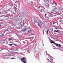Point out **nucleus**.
<instances>
[{"instance_id":"f257e3e1","label":"nucleus","mask_w":63,"mask_h":63,"mask_svg":"<svg viewBox=\"0 0 63 63\" xmlns=\"http://www.w3.org/2000/svg\"><path fill=\"white\" fill-rule=\"evenodd\" d=\"M26 58L25 57H23L21 59V61L24 63H26Z\"/></svg>"},{"instance_id":"f03ea898","label":"nucleus","mask_w":63,"mask_h":63,"mask_svg":"<svg viewBox=\"0 0 63 63\" xmlns=\"http://www.w3.org/2000/svg\"><path fill=\"white\" fill-rule=\"evenodd\" d=\"M50 42V43H51V44H56V43L54 42V41H53L52 40H51V39L49 40Z\"/></svg>"},{"instance_id":"7ed1b4c3","label":"nucleus","mask_w":63,"mask_h":63,"mask_svg":"<svg viewBox=\"0 0 63 63\" xmlns=\"http://www.w3.org/2000/svg\"><path fill=\"white\" fill-rule=\"evenodd\" d=\"M24 31H26V29H23L21 31H20V32H23Z\"/></svg>"},{"instance_id":"20e7f679","label":"nucleus","mask_w":63,"mask_h":63,"mask_svg":"<svg viewBox=\"0 0 63 63\" xmlns=\"http://www.w3.org/2000/svg\"><path fill=\"white\" fill-rule=\"evenodd\" d=\"M34 22L35 25H36V24H35V23H37V20H35Z\"/></svg>"},{"instance_id":"39448f33","label":"nucleus","mask_w":63,"mask_h":63,"mask_svg":"<svg viewBox=\"0 0 63 63\" xmlns=\"http://www.w3.org/2000/svg\"><path fill=\"white\" fill-rule=\"evenodd\" d=\"M18 48L15 49H14V50H15L14 51H17H17H19V50H18Z\"/></svg>"},{"instance_id":"423d86ee","label":"nucleus","mask_w":63,"mask_h":63,"mask_svg":"<svg viewBox=\"0 0 63 63\" xmlns=\"http://www.w3.org/2000/svg\"><path fill=\"white\" fill-rule=\"evenodd\" d=\"M39 26V27H41V25H40V23L39 22L38 23V24H37Z\"/></svg>"},{"instance_id":"0eeeda50","label":"nucleus","mask_w":63,"mask_h":63,"mask_svg":"<svg viewBox=\"0 0 63 63\" xmlns=\"http://www.w3.org/2000/svg\"><path fill=\"white\" fill-rule=\"evenodd\" d=\"M57 23V22H53V24H55V23Z\"/></svg>"},{"instance_id":"6e6552de","label":"nucleus","mask_w":63,"mask_h":63,"mask_svg":"<svg viewBox=\"0 0 63 63\" xmlns=\"http://www.w3.org/2000/svg\"><path fill=\"white\" fill-rule=\"evenodd\" d=\"M13 40V39L11 38H9L8 39V41H11V40Z\"/></svg>"},{"instance_id":"1a4fd4ad","label":"nucleus","mask_w":63,"mask_h":63,"mask_svg":"<svg viewBox=\"0 0 63 63\" xmlns=\"http://www.w3.org/2000/svg\"><path fill=\"white\" fill-rule=\"evenodd\" d=\"M5 43V42H4V41H2V42H1V43L2 44H4Z\"/></svg>"},{"instance_id":"9d476101","label":"nucleus","mask_w":63,"mask_h":63,"mask_svg":"<svg viewBox=\"0 0 63 63\" xmlns=\"http://www.w3.org/2000/svg\"><path fill=\"white\" fill-rule=\"evenodd\" d=\"M27 3L28 4H30V1H28L27 2Z\"/></svg>"},{"instance_id":"9b49d317","label":"nucleus","mask_w":63,"mask_h":63,"mask_svg":"<svg viewBox=\"0 0 63 63\" xmlns=\"http://www.w3.org/2000/svg\"><path fill=\"white\" fill-rule=\"evenodd\" d=\"M31 30H29L28 32V33H30L31 32Z\"/></svg>"},{"instance_id":"f8f14e48","label":"nucleus","mask_w":63,"mask_h":63,"mask_svg":"<svg viewBox=\"0 0 63 63\" xmlns=\"http://www.w3.org/2000/svg\"><path fill=\"white\" fill-rule=\"evenodd\" d=\"M56 46H57V47H58L59 46V44H56Z\"/></svg>"},{"instance_id":"ddd939ff","label":"nucleus","mask_w":63,"mask_h":63,"mask_svg":"<svg viewBox=\"0 0 63 63\" xmlns=\"http://www.w3.org/2000/svg\"><path fill=\"white\" fill-rule=\"evenodd\" d=\"M55 32H59V31L58 30L56 31L55 30Z\"/></svg>"},{"instance_id":"4468645a","label":"nucleus","mask_w":63,"mask_h":63,"mask_svg":"<svg viewBox=\"0 0 63 63\" xmlns=\"http://www.w3.org/2000/svg\"><path fill=\"white\" fill-rule=\"evenodd\" d=\"M9 45V46H12V45H13V44H8Z\"/></svg>"},{"instance_id":"2eb2a0df","label":"nucleus","mask_w":63,"mask_h":63,"mask_svg":"<svg viewBox=\"0 0 63 63\" xmlns=\"http://www.w3.org/2000/svg\"><path fill=\"white\" fill-rule=\"evenodd\" d=\"M15 59V58H11V59Z\"/></svg>"},{"instance_id":"dca6fc26","label":"nucleus","mask_w":63,"mask_h":63,"mask_svg":"<svg viewBox=\"0 0 63 63\" xmlns=\"http://www.w3.org/2000/svg\"><path fill=\"white\" fill-rule=\"evenodd\" d=\"M48 63H51V62H50V61H48Z\"/></svg>"},{"instance_id":"f3484780","label":"nucleus","mask_w":63,"mask_h":63,"mask_svg":"<svg viewBox=\"0 0 63 63\" xmlns=\"http://www.w3.org/2000/svg\"><path fill=\"white\" fill-rule=\"evenodd\" d=\"M59 47H61V45L60 44H59Z\"/></svg>"},{"instance_id":"a211bd4d","label":"nucleus","mask_w":63,"mask_h":63,"mask_svg":"<svg viewBox=\"0 0 63 63\" xmlns=\"http://www.w3.org/2000/svg\"><path fill=\"white\" fill-rule=\"evenodd\" d=\"M13 45H14L15 46H16L17 45L16 44H14Z\"/></svg>"},{"instance_id":"6ab92c4d","label":"nucleus","mask_w":63,"mask_h":63,"mask_svg":"<svg viewBox=\"0 0 63 63\" xmlns=\"http://www.w3.org/2000/svg\"><path fill=\"white\" fill-rule=\"evenodd\" d=\"M55 6H56V5H57V3H55Z\"/></svg>"},{"instance_id":"aec40b11","label":"nucleus","mask_w":63,"mask_h":63,"mask_svg":"<svg viewBox=\"0 0 63 63\" xmlns=\"http://www.w3.org/2000/svg\"><path fill=\"white\" fill-rule=\"evenodd\" d=\"M51 4L52 5H53V3H51Z\"/></svg>"},{"instance_id":"412c9836","label":"nucleus","mask_w":63,"mask_h":63,"mask_svg":"<svg viewBox=\"0 0 63 63\" xmlns=\"http://www.w3.org/2000/svg\"><path fill=\"white\" fill-rule=\"evenodd\" d=\"M49 29H48L47 31H49Z\"/></svg>"},{"instance_id":"4be33fe9","label":"nucleus","mask_w":63,"mask_h":63,"mask_svg":"<svg viewBox=\"0 0 63 63\" xmlns=\"http://www.w3.org/2000/svg\"><path fill=\"white\" fill-rule=\"evenodd\" d=\"M55 29H58V28H55Z\"/></svg>"},{"instance_id":"5701e85b","label":"nucleus","mask_w":63,"mask_h":63,"mask_svg":"<svg viewBox=\"0 0 63 63\" xmlns=\"http://www.w3.org/2000/svg\"><path fill=\"white\" fill-rule=\"evenodd\" d=\"M48 31H47V34H48Z\"/></svg>"},{"instance_id":"b1692460","label":"nucleus","mask_w":63,"mask_h":63,"mask_svg":"<svg viewBox=\"0 0 63 63\" xmlns=\"http://www.w3.org/2000/svg\"><path fill=\"white\" fill-rule=\"evenodd\" d=\"M17 2V0H16V1L15 2V3H16V2Z\"/></svg>"},{"instance_id":"393cba45","label":"nucleus","mask_w":63,"mask_h":63,"mask_svg":"<svg viewBox=\"0 0 63 63\" xmlns=\"http://www.w3.org/2000/svg\"><path fill=\"white\" fill-rule=\"evenodd\" d=\"M53 60L52 59H50V60H51V61H52V60Z\"/></svg>"},{"instance_id":"a878e982","label":"nucleus","mask_w":63,"mask_h":63,"mask_svg":"<svg viewBox=\"0 0 63 63\" xmlns=\"http://www.w3.org/2000/svg\"><path fill=\"white\" fill-rule=\"evenodd\" d=\"M15 53L17 54V52H16Z\"/></svg>"},{"instance_id":"bb28decb","label":"nucleus","mask_w":63,"mask_h":63,"mask_svg":"<svg viewBox=\"0 0 63 63\" xmlns=\"http://www.w3.org/2000/svg\"><path fill=\"white\" fill-rule=\"evenodd\" d=\"M8 23H11V22H8Z\"/></svg>"},{"instance_id":"cd10ccee","label":"nucleus","mask_w":63,"mask_h":63,"mask_svg":"<svg viewBox=\"0 0 63 63\" xmlns=\"http://www.w3.org/2000/svg\"><path fill=\"white\" fill-rule=\"evenodd\" d=\"M46 15H47V14H45V16H46Z\"/></svg>"},{"instance_id":"c85d7f7f","label":"nucleus","mask_w":63,"mask_h":63,"mask_svg":"<svg viewBox=\"0 0 63 63\" xmlns=\"http://www.w3.org/2000/svg\"><path fill=\"white\" fill-rule=\"evenodd\" d=\"M46 53H47V51H46Z\"/></svg>"},{"instance_id":"c756f323","label":"nucleus","mask_w":63,"mask_h":63,"mask_svg":"<svg viewBox=\"0 0 63 63\" xmlns=\"http://www.w3.org/2000/svg\"><path fill=\"white\" fill-rule=\"evenodd\" d=\"M54 32H55V31H54Z\"/></svg>"},{"instance_id":"7c9ffc66","label":"nucleus","mask_w":63,"mask_h":63,"mask_svg":"<svg viewBox=\"0 0 63 63\" xmlns=\"http://www.w3.org/2000/svg\"><path fill=\"white\" fill-rule=\"evenodd\" d=\"M3 49H1V50H3Z\"/></svg>"},{"instance_id":"2f4dec72","label":"nucleus","mask_w":63,"mask_h":63,"mask_svg":"<svg viewBox=\"0 0 63 63\" xmlns=\"http://www.w3.org/2000/svg\"><path fill=\"white\" fill-rule=\"evenodd\" d=\"M47 60H48V61H49V60H48V59H47Z\"/></svg>"},{"instance_id":"473e14b6","label":"nucleus","mask_w":63,"mask_h":63,"mask_svg":"<svg viewBox=\"0 0 63 63\" xmlns=\"http://www.w3.org/2000/svg\"><path fill=\"white\" fill-rule=\"evenodd\" d=\"M24 44H25V42H24Z\"/></svg>"},{"instance_id":"72a5a7b5","label":"nucleus","mask_w":63,"mask_h":63,"mask_svg":"<svg viewBox=\"0 0 63 63\" xmlns=\"http://www.w3.org/2000/svg\"><path fill=\"white\" fill-rule=\"evenodd\" d=\"M11 54H10V55H11Z\"/></svg>"},{"instance_id":"f704fd0d","label":"nucleus","mask_w":63,"mask_h":63,"mask_svg":"<svg viewBox=\"0 0 63 63\" xmlns=\"http://www.w3.org/2000/svg\"><path fill=\"white\" fill-rule=\"evenodd\" d=\"M40 21H41V20H40Z\"/></svg>"},{"instance_id":"c9c22d12","label":"nucleus","mask_w":63,"mask_h":63,"mask_svg":"<svg viewBox=\"0 0 63 63\" xmlns=\"http://www.w3.org/2000/svg\"><path fill=\"white\" fill-rule=\"evenodd\" d=\"M5 56H7V55H5Z\"/></svg>"},{"instance_id":"e433bc0d","label":"nucleus","mask_w":63,"mask_h":63,"mask_svg":"<svg viewBox=\"0 0 63 63\" xmlns=\"http://www.w3.org/2000/svg\"><path fill=\"white\" fill-rule=\"evenodd\" d=\"M1 50H0V51H1Z\"/></svg>"},{"instance_id":"4c0bfd02","label":"nucleus","mask_w":63,"mask_h":63,"mask_svg":"<svg viewBox=\"0 0 63 63\" xmlns=\"http://www.w3.org/2000/svg\"><path fill=\"white\" fill-rule=\"evenodd\" d=\"M0 26H1V25H0Z\"/></svg>"},{"instance_id":"58836bf2","label":"nucleus","mask_w":63,"mask_h":63,"mask_svg":"<svg viewBox=\"0 0 63 63\" xmlns=\"http://www.w3.org/2000/svg\"><path fill=\"white\" fill-rule=\"evenodd\" d=\"M55 34H57L56 33H55Z\"/></svg>"}]
</instances>
